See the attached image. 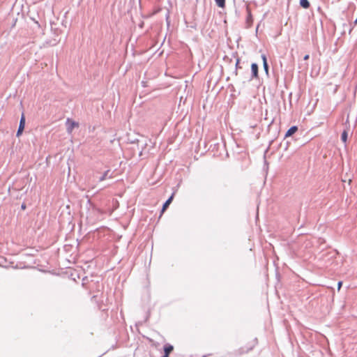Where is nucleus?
Returning a JSON list of instances; mask_svg holds the SVG:
<instances>
[{"label":"nucleus","mask_w":357,"mask_h":357,"mask_svg":"<svg viewBox=\"0 0 357 357\" xmlns=\"http://www.w3.org/2000/svg\"><path fill=\"white\" fill-rule=\"evenodd\" d=\"M86 207L88 208L86 218L89 220V222H93L96 220L98 218L97 215L100 213V211L92 204L90 199L87 201Z\"/></svg>","instance_id":"nucleus-1"},{"label":"nucleus","mask_w":357,"mask_h":357,"mask_svg":"<svg viewBox=\"0 0 357 357\" xmlns=\"http://www.w3.org/2000/svg\"><path fill=\"white\" fill-rule=\"evenodd\" d=\"M24 126H25V117H24V114H22V116L20 118L19 127H18V129H17V134H16V135L17 137H19L20 135H22V132H23V130L24 129Z\"/></svg>","instance_id":"nucleus-2"},{"label":"nucleus","mask_w":357,"mask_h":357,"mask_svg":"<svg viewBox=\"0 0 357 357\" xmlns=\"http://www.w3.org/2000/svg\"><path fill=\"white\" fill-rule=\"evenodd\" d=\"M258 71H259L258 65L256 63H252L251 65L252 75L250 77V80H252L255 78L259 77Z\"/></svg>","instance_id":"nucleus-3"},{"label":"nucleus","mask_w":357,"mask_h":357,"mask_svg":"<svg viewBox=\"0 0 357 357\" xmlns=\"http://www.w3.org/2000/svg\"><path fill=\"white\" fill-rule=\"evenodd\" d=\"M261 59L263 61L264 70L266 74L268 76V62H267L266 56L264 54H261Z\"/></svg>","instance_id":"nucleus-4"},{"label":"nucleus","mask_w":357,"mask_h":357,"mask_svg":"<svg viewBox=\"0 0 357 357\" xmlns=\"http://www.w3.org/2000/svg\"><path fill=\"white\" fill-rule=\"evenodd\" d=\"M174 350V347L167 343L164 345V354L167 356H169L171 352Z\"/></svg>","instance_id":"nucleus-5"},{"label":"nucleus","mask_w":357,"mask_h":357,"mask_svg":"<svg viewBox=\"0 0 357 357\" xmlns=\"http://www.w3.org/2000/svg\"><path fill=\"white\" fill-rule=\"evenodd\" d=\"M174 193H173L163 204L162 208V213L164 212L169 206V204L172 203L173 198H174Z\"/></svg>","instance_id":"nucleus-6"},{"label":"nucleus","mask_w":357,"mask_h":357,"mask_svg":"<svg viewBox=\"0 0 357 357\" xmlns=\"http://www.w3.org/2000/svg\"><path fill=\"white\" fill-rule=\"evenodd\" d=\"M298 130V127L296 126H291L286 132L284 137H289L294 134Z\"/></svg>","instance_id":"nucleus-7"},{"label":"nucleus","mask_w":357,"mask_h":357,"mask_svg":"<svg viewBox=\"0 0 357 357\" xmlns=\"http://www.w3.org/2000/svg\"><path fill=\"white\" fill-rule=\"evenodd\" d=\"M110 172V170L109 169H107V171H105L103 174L99 178V181H103L104 180H105L107 178H112V174H109Z\"/></svg>","instance_id":"nucleus-8"},{"label":"nucleus","mask_w":357,"mask_h":357,"mask_svg":"<svg viewBox=\"0 0 357 357\" xmlns=\"http://www.w3.org/2000/svg\"><path fill=\"white\" fill-rule=\"evenodd\" d=\"M300 5L303 8H308L310 4L308 0H300Z\"/></svg>","instance_id":"nucleus-9"},{"label":"nucleus","mask_w":357,"mask_h":357,"mask_svg":"<svg viewBox=\"0 0 357 357\" xmlns=\"http://www.w3.org/2000/svg\"><path fill=\"white\" fill-rule=\"evenodd\" d=\"M247 10H248L247 22L248 23V22H252V17L251 12L249 10L248 8H247Z\"/></svg>","instance_id":"nucleus-10"},{"label":"nucleus","mask_w":357,"mask_h":357,"mask_svg":"<svg viewBox=\"0 0 357 357\" xmlns=\"http://www.w3.org/2000/svg\"><path fill=\"white\" fill-rule=\"evenodd\" d=\"M341 139L343 142H346L347 139V131H343V132L341 135Z\"/></svg>","instance_id":"nucleus-11"},{"label":"nucleus","mask_w":357,"mask_h":357,"mask_svg":"<svg viewBox=\"0 0 357 357\" xmlns=\"http://www.w3.org/2000/svg\"><path fill=\"white\" fill-rule=\"evenodd\" d=\"M75 126H78V123H75V121H72L70 126L68 127V131L71 132Z\"/></svg>","instance_id":"nucleus-12"},{"label":"nucleus","mask_w":357,"mask_h":357,"mask_svg":"<svg viewBox=\"0 0 357 357\" xmlns=\"http://www.w3.org/2000/svg\"><path fill=\"white\" fill-rule=\"evenodd\" d=\"M217 5L219 7H224L225 4V0H215Z\"/></svg>","instance_id":"nucleus-13"},{"label":"nucleus","mask_w":357,"mask_h":357,"mask_svg":"<svg viewBox=\"0 0 357 357\" xmlns=\"http://www.w3.org/2000/svg\"><path fill=\"white\" fill-rule=\"evenodd\" d=\"M342 282L341 281H340V282H338V284H337V288H338V289H340V287H341V286H342Z\"/></svg>","instance_id":"nucleus-14"},{"label":"nucleus","mask_w":357,"mask_h":357,"mask_svg":"<svg viewBox=\"0 0 357 357\" xmlns=\"http://www.w3.org/2000/svg\"><path fill=\"white\" fill-rule=\"evenodd\" d=\"M310 56L309 54H306L304 57H303V59L304 60H307L309 59Z\"/></svg>","instance_id":"nucleus-15"},{"label":"nucleus","mask_w":357,"mask_h":357,"mask_svg":"<svg viewBox=\"0 0 357 357\" xmlns=\"http://www.w3.org/2000/svg\"><path fill=\"white\" fill-rule=\"evenodd\" d=\"M21 208L22 209H25L26 208V205L24 204H22V206H21Z\"/></svg>","instance_id":"nucleus-16"},{"label":"nucleus","mask_w":357,"mask_h":357,"mask_svg":"<svg viewBox=\"0 0 357 357\" xmlns=\"http://www.w3.org/2000/svg\"><path fill=\"white\" fill-rule=\"evenodd\" d=\"M238 63H239V60L237 59V61H236V66L238 67Z\"/></svg>","instance_id":"nucleus-17"},{"label":"nucleus","mask_w":357,"mask_h":357,"mask_svg":"<svg viewBox=\"0 0 357 357\" xmlns=\"http://www.w3.org/2000/svg\"><path fill=\"white\" fill-rule=\"evenodd\" d=\"M288 146H289V143H288V142H287V145H286V146H285V150H287V149Z\"/></svg>","instance_id":"nucleus-18"},{"label":"nucleus","mask_w":357,"mask_h":357,"mask_svg":"<svg viewBox=\"0 0 357 357\" xmlns=\"http://www.w3.org/2000/svg\"><path fill=\"white\" fill-rule=\"evenodd\" d=\"M162 357H169V356H167V355H163Z\"/></svg>","instance_id":"nucleus-19"}]
</instances>
